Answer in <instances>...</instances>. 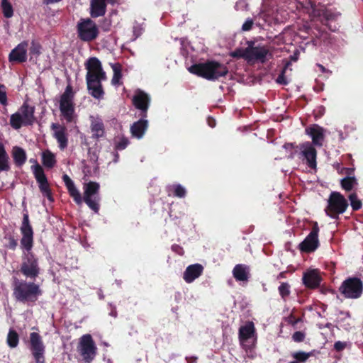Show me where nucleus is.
<instances>
[{
    "label": "nucleus",
    "instance_id": "obj_1",
    "mask_svg": "<svg viewBox=\"0 0 363 363\" xmlns=\"http://www.w3.org/2000/svg\"><path fill=\"white\" fill-rule=\"evenodd\" d=\"M63 182L74 201L77 204H81L82 201L93 210L95 213H98L99 210L100 196L99 194V184L96 182H89L84 185V196H81L80 192L76 188L73 181L67 174L62 176Z\"/></svg>",
    "mask_w": 363,
    "mask_h": 363
},
{
    "label": "nucleus",
    "instance_id": "obj_2",
    "mask_svg": "<svg viewBox=\"0 0 363 363\" xmlns=\"http://www.w3.org/2000/svg\"><path fill=\"white\" fill-rule=\"evenodd\" d=\"M85 67L87 69L86 80L89 94L95 99H100L104 94L101 82L106 79L101 63L96 57H91L86 62Z\"/></svg>",
    "mask_w": 363,
    "mask_h": 363
},
{
    "label": "nucleus",
    "instance_id": "obj_3",
    "mask_svg": "<svg viewBox=\"0 0 363 363\" xmlns=\"http://www.w3.org/2000/svg\"><path fill=\"white\" fill-rule=\"evenodd\" d=\"M188 70L192 74L213 81L226 75L228 72L225 65L216 61L195 64L189 67Z\"/></svg>",
    "mask_w": 363,
    "mask_h": 363
},
{
    "label": "nucleus",
    "instance_id": "obj_4",
    "mask_svg": "<svg viewBox=\"0 0 363 363\" xmlns=\"http://www.w3.org/2000/svg\"><path fill=\"white\" fill-rule=\"evenodd\" d=\"M13 296L22 303H34L42 294L39 285L33 282L16 279L13 284Z\"/></svg>",
    "mask_w": 363,
    "mask_h": 363
},
{
    "label": "nucleus",
    "instance_id": "obj_5",
    "mask_svg": "<svg viewBox=\"0 0 363 363\" xmlns=\"http://www.w3.org/2000/svg\"><path fill=\"white\" fill-rule=\"evenodd\" d=\"M34 121V107L28 106L26 103H24L10 118V125L16 130L23 125H32Z\"/></svg>",
    "mask_w": 363,
    "mask_h": 363
},
{
    "label": "nucleus",
    "instance_id": "obj_6",
    "mask_svg": "<svg viewBox=\"0 0 363 363\" xmlns=\"http://www.w3.org/2000/svg\"><path fill=\"white\" fill-rule=\"evenodd\" d=\"M60 110L62 116L67 123H71L74 118V93L71 86H67L60 99Z\"/></svg>",
    "mask_w": 363,
    "mask_h": 363
},
{
    "label": "nucleus",
    "instance_id": "obj_7",
    "mask_svg": "<svg viewBox=\"0 0 363 363\" xmlns=\"http://www.w3.org/2000/svg\"><path fill=\"white\" fill-rule=\"evenodd\" d=\"M340 292L347 298H357L363 291V283L357 277L345 280L339 288Z\"/></svg>",
    "mask_w": 363,
    "mask_h": 363
},
{
    "label": "nucleus",
    "instance_id": "obj_8",
    "mask_svg": "<svg viewBox=\"0 0 363 363\" xmlns=\"http://www.w3.org/2000/svg\"><path fill=\"white\" fill-rule=\"evenodd\" d=\"M348 206L345 198L339 192H332L328 199V204L325 208L328 216L335 218L337 215L343 213Z\"/></svg>",
    "mask_w": 363,
    "mask_h": 363
},
{
    "label": "nucleus",
    "instance_id": "obj_9",
    "mask_svg": "<svg viewBox=\"0 0 363 363\" xmlns=\"http://www.w3.org/2000/svg\"><path fill=\"white\" fill-rule=\"evenodd\" d=\"M77 33L82 40L89 42L96 38L99 29L96 23L91 19H82L77 23Z\"/></svg>",
    "mask_w": 363,
    "mask_h": 363
},
{
    "label": "nucleus",
    "instance_id": "obj_10",
    "mask_svg": "<svg viewBox=\"0 0 363 363\" xmlns=\"http://www.w3.org/2000/svg\"><path fill=\"white\" fill-rule=\"evenodd\" d=\"M21 271L23 275L30 279L38 276L40 269L38 259L30 252H25L23 255Z\"/></svg>",
    "mask_w": 363,
    "mask_h": 363
},
{
    "label": "nucleus",
    "instance_id": "obj_11",
    "mask_svg": "<svg viewBox=\"0 0 363 363\" xmlns=\"http://www.w3.org/2000/svg\"><path fill=\"white\" fill-rule=\"evenodd\" d=\"M239 340L242 347L245 350H250L255 346L257 336L255 328L252 322H247L239 329Z\"/></svg>",
    "mask_w": 363,
    "mask_h": 363
},
{
    "label": "nucleus",
    "instance_id": "obj_12",
    "mask_svg": "<svg viewBox=\"0 0 363 363\" xmlns=\"http://www.w3.org/2000/svg\"><path fill=\"white\" fill-rule=\"evenodd\" d=\"M78 351L85 362H90L94 359L96 354V347L90 335H84L80 338Z\"/></svg>",
    "mask_w": 363,
    "mask_h": 363
},
{
    "label": "nucleus",
    "instance_id": "obj_13",
    "mask_svg": "<svg viewBox=\"0 0 363 363\" xmlns=\"http://www.w3.org/2000/svg\"><path fill=\"white\" fill-rule=\"evenodd\" d=\"M30 345L32 354L36 363H45V350L41 336L38 333H31L30 334Z\"/></svg>",
    "mask_w": 363,
    "mask_h": 363
},
{
    "label": "nucleus",
    "instance_id": "obj_14",
    "mask_svg": "<svg viewBox=\"0 0 363 363\" xmlns=\"http://www.w3.org/2000/svg\"><path fill=\"white\" fill-rule=\"evenodd\" d=\"M33 173L38 183L42 194L50 201H52V195L49 187L47 177L44 173L43 167L35 162V164L31 167Z\"/></svg>",
    "mask_w": 363,
    "mask_h": 363
},
{
    "label": "nucleus",
    "instance_id": "obj_15",
    "mask_svg": "<svg viewBox=\"0 0 363 363\" xmlns=\"http://www.w3.org/2000/svg\"><path fill=\"white\" fill-rule=\"evenodd\" d=\"M272 54L265 47H254L252 45L248 46V58L247 62L259 61L264 62L268 58H272Z\"/></svg>",
    "mask_w": 363,
    "mask_h": 363
},
{
    "label": "nucleus",
    "instance_id": "obj_16",
    "mask_svg": "<svg viewBox=\"0 0 363 363\" xmlns=\"http://www.w3.org/2000/svg\"><path fill=\"white\" fill-rule=\"evenodd\" d=\"M318 228L317 224H315L312 231L300 244V249L301 251L311 252L317 249L318 246Z\"/></svg>",
    "mask_w": 363,
    "mask_h": 363
},
{
    "label": "nucleus",
    "instance_id": "obj_17",
    "mask_svg": "<svg viewBox=\"0 0 363 363\" xmlns=\"http://www.w3.org/2000/svg\"><path fill=\"white\" fill-rule=\"evenodd\" d=\"M299 147L301 155L306 160L308 166L315 168L317 152L313 145L309 142H306L301 144Z\"/></svg>",
    "mask_w": 363,
    "mask_h": 363
},
{
    "label": "nucleus",
    "instance_id": "obj_18",
    "mask_svg": "<svg viewBox=\"0 0 363 363\" xmlns=\"http://www.w3.org/2000/svg\"><path fill=\"white\" fill-rule=\"evenodd\" d=\"M325 130L318 125L314 124L306 128V133L312 139V145L318 147L323 145L325 139Z\"/></svg>",
    "mask_w": 363,
    "mask_h": 363
},
{
    "label": "nucleus",
    "instance_id": "obj_19",
    "mask_svg": "<svg viewBox=\"0 0 363 363\" xmlns=\"http://www.w3.org/2000/svg\"><path fill=\"white\" fill-rule=\"evenodd\" d=\"M150 96L143 91L138 90L133 97V104L136 108L140 110L143 116H146V112L149 108Z\"/></svg>",
    "mask_w": 363,
    "mask_h": 363
},
{
    "label": "nucleus",
    "instance_id": "obj_20",
    "mask_svg": "<svg viewBox=\"0 0 363 363\" xmlns=\"http://www.w3.org/2000/svg\"><path fill=\"white\" fill-rule=\"evenodd\" d=\"M303 284L310 289H315L320 286L321 277L320 272L316 269H308L303 274Z\"/></svg>",
    "mask_w": 363,
    "mask_h": 363
},
{
    "label": "nucleus",
    "instance_id": "obj_21",
    "mask_svg": "<svg viewBox=\"0 0 363 363\" xmlns=\"http://www.w3.org/2000/svg\"><path fill=\"white\" fill-rule=\"evenodd\" d=\"M28 42L23 41L18 44L9 54L10 62H23L27 60Z\"/></svg>",
    "mask_w": 363,
    "mask_h": 363
},
{
    "label": "nucleus",
    "instance_id": "obj_22",
    "mask_svg": "<svg viewBox=\"0 0 363 363\" xmlns=\"http://www.w3.org/2000/svg\"><path fill=\"white\" fill-rule=\"evenodd\" d=\"M51 128L54 130L53 136L57 140L59 144V147L61 150L66 148L68 144L66 128L57 123H52L51 125Z\"/></svg>",
    "mask_w": 363,
    "mask_h": 363
},
{
    "label": "nucleus",
    "instance_id": "obj_23",
    "mask_svg": "<svg viewBox=\"0 0 363 363\" xmlns=\"http://www.w3.org/2000/svg\"><path fill=\"white\" fill-rule=\"evenodd\" d=\"M91 124L90 128L92 133V138L99 139L105 135L104 125L102 119L99 116H91L89 117Z\"/></svg>",
    "mask_w": 363,
    "mask_h": 363
},
{
    "label": "nucleus",
    "instance_id": "obj_24",
    "mask_svg": "<svg viewBox=\"0 0 363 363\" xmlns=\"http://www.w3.org/2000/svg\"><path fill=\"white\" fill-rule=\"evenodd\" d=\"M203 270V267L200 264L189 265L184 272L183 279L186 283H191L201 275Z\"/></svg>",
    "mask_w": 363,
    "mask_h": 363
},
{
    "label": "nucleus",
    "instance_id": "obj_25",
    "mask_svg": "<svg viewBox=\"0 0 363 363\" xmlns=\"http://www.w3.org/2000/svg\"><path fill=\"white\" fill-rule=\"evenodd\" d=\"M233 275L237 281L247 282L250 278V268L245 264H237L233 268Z\"/></svg>",
    "mask_w": 363,
    "mask_h": 363
},
{
    "label": "nucleus",
    "instance_id": "obj_26",
    "mask_svg": "<svg viewBox=\"0 0 363 363\" xmlns=\"http://www.w3.org/2000/svg\"><path fill=\"white\" fill-rule=\"evenodd\" d=\"M147 128V121L141 119L135 122L130 127V132L133 137L140 139Z\"/></svg>",
    "mask_w": 363,
    "mask_h": 363
},
{
    "label": "nucleus",
    "instance_id": "obj_27",
    "mask_svg": "<svg viewBox=\"0 0 363 363\" xmlns=\"http://www.w3.org/2000/svg\"><path fill=\"white\" fill-rule=\"evenodd\" d=\"M106 0H91V15L92 17L104 16L106 13Z\"/></svg>",
    "mask_w": 363,
    "mask_h": 363
},
{
    "label": "nucleus",
    "instance_id": "obj_28",
    "mask_svg": "<svg viewBox=\"0 0 363 363\" xmlns=\"http://www.w3.org/2000/svg\"><path fill=\"white\" fill-rule=\"evenodd\" d=\"M11 155L13 162L17 167L23 166L27 159L26 151L18 146L13 147L11 150Z\"/></svg>",
    "mask_w": 363,
    "mask_h": 363
},
{
    "label": "nucleus",
    "instance_id": "obj_29",
    "mask_svg": "<svg viewBox=\"0 0 363 363\" xmlns=\"http://www.w3.org/2000/svg\"><path fill=\"white\" fill-rule=\"evenodd\" d=\"M11 169L10 157L4 145L0 142V172H8Z\"/></svg>",
    "mask_w": 363,
    "mask_h": 363
},
{
    "label": "nucleus",
    "instance_id": "obj_30",
    "mask_svg": "<svg viewBox=\"0 0 363 363\" xmlns=\"http://www.w3.org/2000/svg\"><path fill=\"white\" fill-rule=\"evenodd\" d=\"M42 162L45 167L52 168L56 164L55 155L49 150L42 152Z\"/></svg>",
    "mask_w": 363,
    "mask_h": 363
},
{
    "label": "nucleus",
    "instance_id": "obj_31",
    "mask_svg": "<svg viewBox=\"0 0 363 363\" xmlns=\"http://www.w3.org/2000/svg\"><path fill=\"white\" fill-rule=\"evenodd\" d=\"M21 231L23 236H33V229L29 223V218L28 214H24Z\"/></svg>",
    "mask_w": 363,
    "mask_h": 363
},
{
    "label": "nucleus",
    "instance_id": "obj_32",
    "mask_svg": "<svg viewBox=\"0 0 363 363\" xmlns=\"http://www.w3.org/2000/svg\"><path fill=\"white\" fill-rule=\"evenodd\" d=\"M111 67L113 71V75L111 79V83L114 86H118L121 84V65L119 64H113L111 65Z\"/></svg>",
    "mask_w": 363,
    "mask_h": 363
},
{
    "label": "nucleus",
    "instance_id": "obj_33",
    "mask_svg": "<svg viewBox=\"0 0 363 363\" xmlns=\"http://www.w3.org/2000/svg\"><path fill=\"white\" fill-rule=\"evenodd\" d=\"M357 185V179L354 177H347L341 180L342 187L349 191Z\"/></svg>",
    "mask_w": 363,
    "mask_h": 363
},
{
    "label": "nucleus",
    "instance_id": "obj_34",
    "mask_svg": "<svg viewBox=\"0 0 363 363\" xmlns=\"http://www.w3.org/2000/svg\"><path fill=\"white\" fill-rule=\"evenodd\" d=\"M1 6L2 9L4 16L6 18H9L13 16V6L11 4V3L9 1V0H1Z\"/></svg>",
    "mask_w": 363,
    "mask_h": 363
},
{
    "label": "nucleus",
    "instance_id": "obj_35",
    "mask_svg": "<svg viewBox=\"0 0 363 363\" xmlns=\"http://www.w3.org/2000/svg\"><path fill=\"white\" fill-rule=\"evenodd\" d=\"M169 192L173 191L175 196L183 198L186 195V189L180 184H174L167 187Z\"/></svg>",
    "mask_w": 363,
    "mask_h": 363
},
{
    "label": "nucleus",
    "instance_id": "obj_36",
    "mask_svg": "<svg viewBox=\"0 0 363 363\" xmlns=\"http://www.w3.org/2000/svg\"><path fill=\"white\" fill-rule=\"evenodd\" d=\"M18 340V333L13 330H10L7 335V343L9 346L12 348L17 347Z\"/></svg>",
    "mask_w": 363,
    "mask_h": 363
},
{
    "label": "nucleus",
    "instance_id": "obj_37",
    "mask_svg": "<svg viewBox=\"0 0 363 363\" xmlns=\"http://www.w3.org/2000/svg\"><path fill=\"white\" fill-rule=\"evenodd\" d=\"M230 55L232 57L235 58H243L247 61L248 58V47L246 48H238L235 49L233 52H231Z\"/></svg>",
    "mask_w": 363,
    "mask_h": 363
},
{
    "label": "nucleus",
    "instance_id": "obj_38",
    "mask_svg": "<svg viewBox=\"0 0 363 363\" xmlns=\"http://www.w3.org/2000/svg\"><path fill=\"white\" fill-rule=\"evenodd\" d=\"M30 60L33 59V57H37L40 55L41 52V45L35 42V40H33L31 42V45L30 48Z\"/></svg>",
    "mask_w": 363,
    "mask_h": 363
},
{
    "label": "nucleus",
    "instance_id": "obj_39",
    "mask_svg": "<svg viewBox=\"0 0 363 363\" xmlns=\"http://www.w3.org/2000/svg\"><path fill=\"white\" fill-rule=\"evenodd\" d=\"M128 143V139L124 136H118L115 139L116 148L119 150H124Z\"/></svg>",
    "mask_w": 363,
    "mask_h": 363
},
{
    "label": "nucleus",
    "instance_id": "obj_40",
    "mask_svg": "<svg viewBox=\"0 0 363 363\" xmlns=\"http://www.w3.org/2000/svg\"><path fill=\"white\" fill-rule=\"evenodd\" d=\"M349 199L350 201V204L354 211H357L361 208L362 207V202L361 201L357 198V196L356 194L353 193L351 194L349 196Z\"/></svg>",
    "mask_w": 363,
    "mask_h": 363
},
{
    "label": "nucleus",
    "instance_id": "obj_41",
    "mask_svg": "<svg viewBox=\"0 0 363 363\" xmlns=\"http://www.w3.org/2000/svg\"><path fill=\"white\" fill-rule=\"evenodd\" d=\"M311 356V353L305 352L303 351H298L294 352L292 357L296 360V362H305Z\"/></svg>",
    "mask_w": 363,
    "mask_h": 363
},
{
    "label": "nucleus",
    "instance_id": "obj_42",
    "mask_svg": "<svg viewBox=\"0 0 363 363\" xmlns=\"http://www.w3.org/2000/svg\"><path fill=\"white\" fill-rule=\"evenodd\" d=\"M279 292L282 298L286 299L290 294V286L288 283H281L279 286Z\"/></svg>",
    "mask_w": 363,
    "mask_h": 363
},
{
    "label": "nucleus",
    "instance_id": "obj_43",
    "mask_svg": "<svg viewBox=\"0 0 363 363\" xmlns=\"http://www.w3.org/2000/svg\"><path fill=\"white\" fill-rule=\"evenodd\" d=\"M21 244L26 252H30L33 246V236H23Z\"/></svg>",
    "mask_w": 363,
    "mask_h": 363
},
{
    "label": "nucleus",
    "instance_id": "obj_44",
    "mask_svg": "<svg viewBox=\"0 0 363 363\" xmlns=\"http://www.w3.org/2000/svg\"><path fill=\"white\" fill-rule=\"evenodd\" d=\"M305 333L301 331H296L292 335V339L294 342H301L305 339Z\"/></svg>",
    "mask_w": 363,
    "mask_h": 363
},
{
    "label": "nucleus",
    "instance_id": "obj_45",
    "mask_svg": "<svg viewBox=\"0 0 363 363\" xmlns=\"http://www.w3.org/2000/svg\"><path fill=\"white\" fill-rule=\"evenodd\" d=\"M7 102L6 93L5 91V87L3 85L0 84V103L1 104L6 105Z\"/></svg>",
    "mask_w": 363,
    "mask_h": 363
},
{
    "label": "nucleus",
    "instance_id": "obj_46",
    "mask_svg": "<svg viewBox=\"0 0 363 363\" xmlns=\"http://www.w3.org/2000/svg\"><path fill=\"white\" fill-rule=\"evenodd\" d=\"M253 20L251 18H247L245 22L242 26V31H249L252 29L253 26Z\"/></svg>",
    "mask_w": 363,
    "mask_h": 363
},
{
    "label": "nucleus",
    "instance_id": "obj_47",
    "mask_svg": "<svg viewBox=\"0 0 363 363\" xmlns=\"http://www.w3.org/2000/svg\"><path fill=\"white\" fill-rule=\"evenodd\" d=\"M277 82L279 84H288V81L286 80V79L284 76V69L277 77Z\"/></svg>",
    "mask_w": 363,
    "mask_h": 363
},
{
    "label": "nucleus",
    "instance_id": "obj_48",
    "mask_svg": "<svg viewBox=\"0 0 363 363\" xmlns=\"http://www.w3.org/2000/svg\"><path fill=\"white\" fill-rule=\"evenodd\" d=\"M346 347V342L337 341L334 344V348L337 351H342Z\"/></svg>",
    "mask_w": 363,
    "mask_h": 363
},
{
    "label": "nucleus",
    "instance_id": "obj_49",
    "mask_svg": "<svg viewBox=\"0 0 363 363\" xmlns=\"http://www.w3.org/2000/svg\"><path fill=\"white\" fill-rule=\"evenodd\" d=\"M16 245H17L16 241L13 238H10L9 247L11 249H15Z\"/></svg>",
    "mask_w": 363,
    "mask_h": 363
},
{
    "label": "nucleus",
    "instance_id": "obj_50",
    "mask_svg": "<svg viewBox=\"0 0 363 363\" xmlns=\"http://www.w3.org/2000/svg\"><path fill=\"white\" fill-rule=\"evenodd\" d=\"M106 1L110 4H114L116 2V0H106Z\"/></svg>",
    "mask_w": 363,
    "mask_h": 363
},
{
    "label": "nucleus",
    "instance_id": "obj_51",
    "mask_svg": "<svg viewBox=\"0 0 363 363\" xmlns=\"http://www.w3.org/2000/svg\"><path fill=\"white\" fill-rule=\"evenodd\" d=\"M209 125H210L211 127H214V125H215V121H213V123L209 122Z\"/></svg>",
    "mask_w": 363,
    "mask_h": 363
},
{
    "label": "nucleus",
    "instance_id": "obj_52",
    "mask_svg": "<svg viewBox=\"0 0 363 363\" xmlns=\"http://www.w3.org/2000/svg\"><path fill=\"white\" fill-rule=\"evenodd\" d=\"M111 315H113L114 317H116V312H112Z\"/></svg>",
    "mask_w": 363,
    "mask_h": 363
},
{
    "label": "nucleus",
    "instance_id": "obj_53",
    "mask_svg": "<svg viewBox=\"0 0 363 363\" xmlns=\"http://www.w3.org/2000/svg\"><path fill=\"white\" fill-rule=\"evenodd\" d=\"M319 67H320V69H321L322 70H324V67H323L322 65H319Z\"/></svg>",
    "mask_w": 363,
    "mask_h": 363
},
{
    "label": "nucleus",
    "instance_id": "obj_54",
    "mask_svg": "<svg viewBox=\"0 0 363 363\" xmlns=\"http://www.w3.org/2000/svg\"><path fill=\"white\" fill-rule=\"evenodd\" d=\"M345 315L348 317L350 316V313L348 312L345 313Z\"/></svg>",
    "mask_w": 363,
    "mask_h": 363
}]
</instances>
